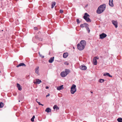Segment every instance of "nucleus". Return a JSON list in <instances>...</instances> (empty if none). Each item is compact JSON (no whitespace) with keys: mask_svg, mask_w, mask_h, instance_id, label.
Wrapping results in <instances>:
<instances>
[{"mask_svg":"<svg viewBox=\"0 0 122 122\" xmlns=\"http://www.w3.org/2000/svg\"><path fill=\"white\" fill-rule=\"evenodd\" d=\"M89 16V15L87 13H85L83 18L87 22H91L92 21L88 17Z\"/></svg>","mask_w":122,"mask_h":122,"instance_id":"obj_3","label":"nucleus"},{"mask_svg":"<svg viewBox=\"0 0 122 122\" xmlns=\"http://www.w3.org/2000/svg\"><path fill=\"white\" fill-rule=\"evenodd\" d=\"M56 2H53L52 4V5H51V8H53L54 7V6H55V5H56Z\"/></svg>","mask_w":122,"mask_h":122,"instance_id":"obj_23","label":"nucleus"},{"mask_svg":"<svg viewBox=\"0 0 122 122\" xmlns=\"http://www.w3.org/2000/svg\"><path fill=\"white\" fill-rule=\"evenodd\" d=\"M35 40V41L36 40V41H37V42H38V41H37L36 40V39H35V40Z\"/></svg>","mask_w":122,"mask_h":122,"instance_id":"obj_45","label":"nucleus"},{"mask_svg":"<svg viewBox=\"0 0 122 122\" xmlns=\"http://www.w3.org/2000/svg\"><path fill=\"white\" fill-rule=\"evenodd\" d=\"M117 120L118 122H122V118H119L117 119Z\"/></svg>","mask_w":122,"mask_h":122,"instance_id":"obj_24","label":"nucleus"},{"mask_svg":"<svg viewBox=\"0 0 122 122\" xmlns=\"http://www.w3.org/2000/svg\"><path fill=\"white\" fill-rule=\"evenodd\" d=\"M42 41V39L41 38H39V39L38 40V41Z\"/></svg>","mask_w":122,"mask_h":122,"instance_id":"obj_39","label":"nucleus"},{"mask_svg":"<svg viewBox=\"0 0 122 122\" xmlns=\"http://www.w3.org/2000/svg\"><path fill=\"white\" fill-rule=\"evenodd\" d=\"M109 5L111 7H113L114 6L113 3V0H109Z\"/></svg>","mask_w":122,"mask_h":122,"instance_id":"obj_12","label":"nucleus"},{"mask_svg":"<svg viewBox=\"0 0 122 122\" xmlns=\"http://www.w3.org/2000/svg\"><path fill=\"white\" fill-rule=\"evenodd\" d=\"M37 99H36V101L39 104V105H41V104L40 103V102L37 101Z\"/></svg>","mask_w":122,"mask_h":122,"instance_id":"obj_35","label":"nucleus"},{"mask_svg":"<svg viewBox=\"0 0 122 122\" xmlns=\"http://www.w3.org/2000/svg\"><path fill=\"white\" fill-rule=\"evenodd\" d=\"M103 76H107L110 77H112V76L110 75L109 73H105L103 74Z\"/></svg>","mask_w":122,"mask_h":122,"instance_id":"obj_16","label":"nucleus"},{"mask_svg":"<svg viewBox=\"0 0 122 122\" xmlns=\"http://www.w3.org/2000/svg\"><path fill=\"white\" fill-rule=\"evenodd\" d=\"M65 65H68L69 64V63L67 61H66L64 63Z\"/></svg>","mask_w":122,"mask_h":122,"instance_id":"obj_33","label":"nucleus"},{"mask_svg":"<svg viewBox=\"0 0 122 122\" xmlns=\"http://www.w3.org/2000/svg\"><path fill=\"white\" fill-rule=\"evenodd\" d=\"M107 36V35L106 34L103 33L99 35V38L101 39H102L106 37Z\"/></svg>","mask_w":122,"mask_h":122,"instance_id":"obj_6","label":"nucleus"},{"mask_svg":"<svg viewBox=\"0 0 122 122\" xmlns=\"http://www.w3.org/2000/svg\"><path fill=\"white\" fill-rule=\"evenodd\" d=\"M84 25L85 24L84 23L83 24H81L80 25V27L81 28H83L84 27Z\"/></svg>","mask_w":122,"mask_h":122,"instance_id":"obj_29","label":"nucleus"},{"mask_svg":"<svg viewBox=\"0 0 122 122\" xmlns=\"http://www.w3.org/2000/svg\"><path fill=\"white\" fill-rule=\"evenodd\" d=\"M85 25L84 27L86 29L87 28H88L89 27V25H88V24L86 23H84Z\"/></svg>","mask_w":122,"mask_h":122,"instance_id":"obj_25","label":"nucleus"},{"mask_svg":"<svg viewBox=\"0 0 122 122\" xmlns=\"http://www.w3.org/2000/svg\"><path fill=\"white\" fill-rule=\"evenodd\" d=\"M80 44L85 47L86 45V42L84 40H82L80 41Z\"/></svg>","mask_w":122,"mask_h":122,"instance_id":"obj_11","label":"nucleus"},{"mask_svg":"<svg viewBox=\"0 0 122 122\" xmlns=\"http://www.w3.org/2000/svg\"><path fill=\"white\" fill-rule=\"evenodd\" d=\"M49 96H50V94H49H49H48V95H47L46 96V97H48Z\"/></svg>","mask_w":122,"mask_h":122,"instance_id":"obj_41","label":"nucleus"},{"mask_svg":"<svg viewBox=\"0 0 122 122\" xmlns=\"http://www.w3.org/2000/svg\"><path fill=\"white\" fill-rule=\"evenodd\" d=\"M70 71L69 69H65L64 71L61 72V76L62 77L66 76L70 72Z\"/></svg>","mask_w":122,"mask_h":122,"instance_id":"obj_2","label":"nucleus"},{"mask_svg":"<svg viewBox=\"0 0 122 122\" xmlns=\"http://www.w3.org/2000/svg\"><path fill=\"white\" fill-rule=\"evenodd\" d=\"M93 59H96V60H97V59H99V57H98L96 56Z\"/></svg>","mask_w":122,"mask_h":122,"instance_id":"obj_37","label":"nucleus"},{"mask_svg":"<svg viewBox=\"0 0 122 122\" xmlns=\"http://www.w3.org/2000/svg\"><path fill=\"white\" fill-rule=\"evenodd\" d=\"M41 105L43 106L44 105L43 104H41Z\"/></svg>","mask_w":122,"mask_h":122,"instance_id":"obj_44","label":"nucleus"},{"mask_svg":"<svg viewBox=\"0 0 122 122\" xmlns=\"http://www.w3.org/2000/svg\"><path fill=\"white\" fill-rule=\"evenodd\" d=\"M39 67L38 66H37L36 68L35 69V72L37 73L38 75H39Z\"/></svg>","mask_w":122,"mask_h":122,"instance_id":"obj_15","label":"nucleus"},{"mask_svg":"<svg viewBox=\"0 0 122 122\" xmlns=\"http://www.w3.org/2000/svg\"><path fill=\"white\" fill-rule=\"evenodd\" d=\"M76 86L74 84H73L71 88L70 92L71 94H74L76 91Z\"/></svg>","mask_w":122,"mask_h":122,"instance_id":"obj_4","label":"nucleus"},{"mask_svg":"<svg viewBox=\"0 0 122 122\" xmlns=\"http://www.w3.org/2000/svg\"><path fill=\"white\" fill-rule=\"evenodd\" d=\"M39 38L37 36H36L35 37H33L32 39V41L34 43H37V41L36 40H34L36 39L38 41V40Z\"/></svg>","mask_w":122,"mask_h":122,"instance_id":"obj_7","label":"nucleus"},{"mask_svg":"<svg viewBox=\"0 0 122 122\" xmlns=\"http://www.w3.org/2000/svg\"><path fill=\"white\" fill-rule=\"evenodd\" d=\"M34 29L35 30H37L38 29L37 27H34Z\"/></svg>","mask_w":122,"mask_h":122,"instance_id":"obj_34","label":"nucleus"},{"mask_svg":"<svg viewBox=\"0 0 122 122\" xmlns=\"http://www.w3.org/2000/svg\"><path fill=\"white\" fill-rule=\"evenodd\" d=\"M106 6V5L105 4L101 5L98 7L97 10V13L98 14H100L102 13L105 9Z\"/></svg>","mask_w":122,"mask_h":122,"instance_id":"obj_1","label":"nucleus"},{"mask_svg":"<svg viewBox=\"0 0 122 122\" xmlns=\"http://www.w3.org/2000/svg\"><path fill=\"white\" fill-rule=\"evenodd\" d=\"M10 0L11 1L10 2V5H12V1H11L12 0Z\"/></svg>","mask_w":122,"mask_h":122,"instance_id":"obj_40","label":"nucleus"},{"mask_svg":"<svg viewBox=\"0 0 122 122\" xmlns=\"http://www.w3.org/2000/svg\"><path fill=\"white\" fill-rule=\"evenodd\" d=\"M112 22L113 24L115 26L116 28H117L118 27L117 24L118 23L117 21H115L113 20H112Z\"/></svg>","mask_w":122,"mask_h":122,"instance_id":"obj_8","label":"nucleus"},{"mask_svg":"<svg viewBox=\"0 0 122 122\" xmlns=\"http://www.w3.org/2000/svg\"><path fill=\"white\" fill-rule=\"evenodd\" d=\"M36 81H34L33 83L36 84H39L42 82L41 80L39 79H36Z\"/></svg>","mask_w":122,"mask_h":122,"instance_id":"obj_10","label":"nucleus"},{"mask_svg":"<svg viewBox=\"0 0 122 122\" xmlns=\"http://www.w3.org/2000/svg\"><path fill=\"white\" fill-rule=\"evenodd\" d=\"M77 47L78 49L80 51L83 50L85 48V47L84 46H83L79 44H77Z\"/></svg>","mask_w":122,"mask_h":122,"instance_id":"obj_5","label":"nucleus"},{"mask_svg":"<svg viewBox=\"0 0 122 122\" xmlns=\"http://www.w3.org/2000/svg\"><path fill=\"white\" fill-rule=\"evenodd\" d=\"M76 22L77 23V24H78L80 22V21L78 19H77Z\"/></svg>","mask_w":122,"mask_h":122,"instance_id":"obj_31","label":"nucleus"},{"mask_svg":"<svg viewBox=\"0 0 122 122\" xmlns=\"http://www.w3.org/2000/svg\"><path fill=\"white\" fill-rule=\"evenodd\" d=\"M51 111V109L49 107L47 108L45 110V111L48 113L50 112Z\"/></svg>","mask_w":122,"mask_h":122,"instance_id":"obj_18","label":"nucleus"},{"mask_svg":"<svg viewBox=\"0 0 122 122\" xmlns=\"http://www.w3.org/2000/svg\"><path fill=\"white\" fill-rule=\"evenodd\" d=\"M91 93H93V92L92 91H91Z\"/></svg>","mask_w":122,"mask_h":122,"instance_id":"obj_46","label":"nucleus"},{"mask_svg":"<svg viewBox=\"0 0 122 122\" xmlns=\"http://www.w3.org/2000/svg\"><path fill=\"white\" fill-rule=\"evenodd\" d=\"M79 68L80 69L83 70H85L87 69L86 67L84 65H81V66Z\"/></svg>","mask_w":122,"mask_h":122,"instance_id":"obj_9","label":"nucleus"},{"mask_svg":"<svg viewBox=\"0 0 122 122\" xmlns=\"http://www.w3.org/2000/svg\"><path fill=\"white\" fill-rule=\"evenodd\" d=\"M39 55L40 57H41L42 58H43L44 57V56H42V55L40 54L39 52Z\"/></svg>","mask_w":122,"mask_h":122,"instance_id":"obj_30","label":"nucleus"},{"mask_svg":"<svg viewBox=\"0 0 122 122\" xmlns=\"http://www.w3.org/2000/svg\"><path fill=\"white\" fill-rule=\"evenodd\" d=\"M21 66H24L25 67L26 66V65L23 63H20L16 67H19Z\"/></svg>","mask_w":122,"mask_h":122,"instance_id":"obj_13","label":"nucleus"},{"mask_svg":"<svg viewBox=\"0 0 122 122\" xmlns=\"http://www.w3.org/2000/svg\"><path fill=\"white\" fill-rule=\"evenodd\" d=\"M9 21L10 22H12L13 21V19H9Z\"/></svg>","mask_w":122,"mask_h":122,"instance_id":"obj_38","label":"nucleus"},{"mask_svg":"<svg viewBox=\"0 0 122 122\" xmlns=\"http://www.w3.org/2000/svg\"><path fill=\"white\" fill-rule=\"evenodd\" d=\"M93 64L94 65H96L97 64V61L96 59H93Z\"/></svg>","mask_w":122,"mask_h":122,"instance_id":"obj_22","label":"nucleus"},{"mask_svg":"<svg viewBox=\"0 0 122 122\" xmlns=\"http://www.w3.org/2000/svg\"><path fill=\"white\" fill-rule=\"evenodd\" d=\"M53 109H56V110H58L59 109V108L56 105H55L53 107Z\"/></svg>","mask_w":122,"mask_h":122,"instance_id":"obj_21","label":"nucleus"},{"mask_svg":"<svg viewBox=\"0 0 122 122\" xmlns=\"http://www.w3.org/2000/svg\"><path fill=\"white\" fill-rule=\"evenodd\" d=\"M4 106V103L2 102H0V108H2Z\"/></svg>","mask_w":122,"mask_h":122,"instance_id":"obj_26","label":"nucleus"},{"mask_svg":"<svg viewBox=\"0 0 122 122\" xmlns=\"http://www.w3.org/2000/svg\"><path fill=\"white\" fill-rule=\"evenodd\" d=\"M1 72L0 71V73Z\"/></svg>","mask_w":122,"mask_h":122,"instance_id":"obj_47","label":"nucleus"},{"mask_svg":"<svg viewBox=\"0 0 122 122\" xmlns=\"http://www.w3.org/2000/svg\"><path fill=\"white\" fill-rule=\"evenodd\" d=\"M104 80L103 79H100V83H103L104 81Z\"/></svg>","mask_w":122,"mask_h":122,"instance_id":"obj_28","label":"nucleus"},{"mask_svg":"<svg viewBox=\"0 0 122 122\" xmlns=\"http://www.w3.org/2000/svg\"><path fill=\"white\" fill-rule=\"evenodd\" d=\"M86 30H87V31L88 33H89L90 31V30L89 29V27H88V28H87L86 29Z\"/></svg>","mask_w":122,"mask_h":122,"instance_id":"obj_32","label":"nucleus"},{"mask_svg":"<svg viewBox=\"0 0 122 122\" xmlns=\"http://www.w3.org/2000/svg\"><path fill=\"white\" fill-rule=\"evenodd\" d=\"M16 86L19 90L21 91L22 90L21 86L19 84L17 83Z\"/></svg>","mask_w":122,"mask_h":122,"instance_id":"obj_14","label":"nucleus"},{"mask_svg":"<svg viewBox=\"0 0 122 122\" xmlns=\"http://www.w3.org/2000/svg\"><path fill=\"white\" fill-rule=\"evenodd\" d=\"M49 88V87L48 86H46V89H48Z\"/></svg>","mask_w":122,"mask_h":122,"instance_id":"obj_42","label":"nucleus"},{"mask_svg":"<svg viewBox=\"0 0 122 122\" xmlns=\"http://www.w3.org/2000/svg\"><path fill=\"white\" fill-rule=\"evenodd\" d=\"M88 6V4H87L86 5V6H85V7H87V6Z\"/></svg>","mask_w":122,"mask_h":122,"instance_id":"obj_43","label":"nucleus"},{"mask_svg":"<svg viewBox=\"0 0 122 122\" xmlns=\"http://www.w3.org/2000/svg\"><path fill=\"white\" fill-rule=\"evenodd\" d=\"M60 12L61 13H63V11L61 9L60 10Z\"/></svg>","mask_w":122,"mask_h":122,"instance_id":"obj_36","label":"nucleus"},{"mask_svg":"<svg viewBox=\"0 0 122 122\" xmlns=\"http://www.w3.org/2000/svg\"><path fill=\"white\" fill-rule=\"evenodd\" d=\"M35 118V116L34 115L32 117L31 119V121L32 122H34V119Z\"/></svg>","mask_w":122,"mask_h":122,"instance_id":"obj_27","label":"nucleus"},{"mask_svg":"<svg viewBox=\"0 0 122 122\" xmlns=\"http://www.w3.org/2000/svg\"><path fill=\"white\" fill-rule=\"evenodd\" d=\"M63 85H61L60 86H58L57 88V89L58 90H60L62 89L63 88Z\"/></svg>","mask_w":122,"mask_h":122,"instance_id":"obj_20","label":"nucleus"},{"mask_svg":"<svg viewBox=\"0 0 122 122\" xmlns=\"http://www.w3.org/2000/svg\"><path fill=\"white\" fill-rule=\"evenodd\" d=\"M54 57L51 58L49 60V62L50 63H52L54 61Z\"/></svg>","mask_w":122,"mask_h":122,"instance_id":"obj_17","label":"nucleus"},{"mask_svg":"<svg viewBox=\"0 0 122 122\" xmlns=\"http://www.w3.org/2000/svg\"><path fill=\"white\" fill-rule=\"evenodd\" d=\"M68 53L67 52H65L64 53L63 55V56L64 58H65L68 56Z\"/></svg>","mask_w":122,"mask_h":122,"instance_id":"obj_19","label":"nucleus"}]
</instances>
